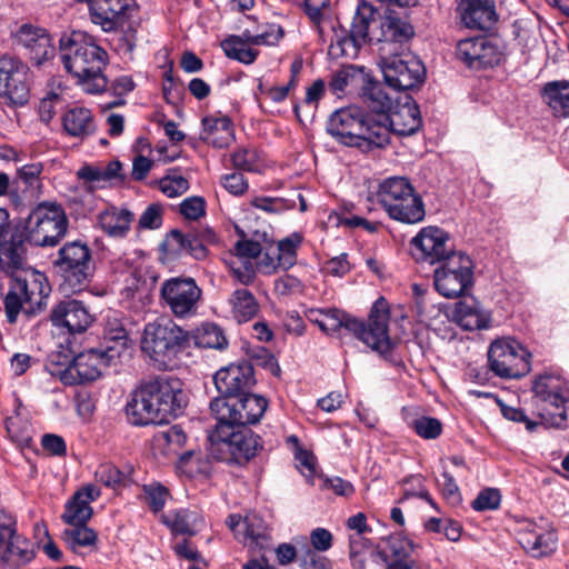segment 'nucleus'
<instances>
[{
  "label": "nucleus",
  "instance_id": "obj_32",
  "mask_svg": "<svg viewBox=\"0 0 569 569\" xmlns=\"http://www.w3.org/2000/svg\"><path fill=\"white\" fill-rule=\"evenodd\" d=\"M413 549L415 546L410 539L401 535H393L387 540L386 547L375 553L382 556L389 565L402 569H421L411 558Z\"/></svg>",
  "mask_w": 569,
  "mask_h": 569
},
{
  "label": "nucleus",
  "instance_id": "obj_12",
  "mask_svg": "<svg viewBox=\"0 0 569 569\" xmlns=\"http://www.w3.org/2000/svg\"><path fill=\"white\" fill-rule=\"evenodd\" d=\"M531 353L513 338H499L488 349L490 369L505 379H518L531 370Z\"/></svg>",
  "mask_w": 569,
  "mask_h": 569
},
{
  "label": "nucleus",
  "instance_id": "obj_56",
  "mask_svg": "<svg viewBox=\"0 0 569 569\" xmlns=\"http://www.w3.org/2000/svg\"><path fill=\"white\" fill-rule=\"evenodd\" d=\"M192 234H184L179 230H172L164 240V247L171 254L180 256L188 252Z\"/></svg>",
  "mask_w": 569,
  "mask_h": 569
},
{
  "label": "nucleus",
  "instance_id": "obj_57",
  "mask_svg": "<svg viewBox=\"0 0 569 569\" xmlns=\"http://www.w3.org/2000/svg\"><path fill=\"white\" fill-rule=\"evenodd\" d=\"M31 59L38 64H42L54 56V46L52 44L50 36L46 32L40 34L38 42L30 49Z\"/></svg>",
  "mask_w": 569,
  "mask_h": 569
},
{
  "label": "nucleus",
  "instance_id": "obj_44",
  "mask_svg": "<svg viewBox=\"0 0 569 569\" xmlns=\"http://www.w3.org/2000/svg\"><path fill=\"white\" fill-rule=\"evenodd\" d=\"M302 243V236L293 232L290 236L278 241L274 247L278 261L281 262V269H289L297 262V251Z\"/></svg>",
  "mask_w": 569,
  "mask_h": 569
},
{
  "label": "nucleus",
  "instance_id": "obj_60",
  "mask_svg": "<svg viewBox=\"0 0 569 569\" xmlns=\"http://www.w3.org/2000/svg\"><path fill=\"white\" fill-rule=\"evenodd\" d=\"M295 458L297 461V467L302 476L308 482L312 483L313 477L316 475L315 456L309 451L299 449L297 450Z\"/></svg>",
  "mask_w": 569,
  "mask_h": 569
},
{
  "label": "nucleus",
  "instance_id": "obj_17",
  "mask_svg": "<svg viewBox=\"0 0 569 569\" xmlns=\"http://www.w3.org/2000/svg\"><path fill=\"white\" fill-rule=\"evenodd\" d=\"M457 58L471 69L492 68L505 58L500 46L487 37L460 40L456 48Z\"/></svg>",
  "mask_w": 569,
  "mask_h": 569
},
{
  "label": "nucleus",
  "instance_id": "obj_19",
  "mask_svg": "<svg viewBox=\"0 0 569 569\" xmlns=\"http://www.w3.org/2000/svg\"><path fill=\"white\" fill-rule=\"evenodd\" d=\"M378 122H382L388 130V141L390 132L398 136H410L416 133L421 127V116L417 103L411 97L406 96L403 102H397L389 114H382Z\"/></svg>",
  "mask_w": 569,
  "mask_h": 569
},
{
  "label": "nucleus",
  "instance_id": "obj_31",
  "mask_svg": "<svg viewBox=\"0 0 569 569\" xmlns=\"http://www.w3.org/2000/svg\"><path fill=\"white\" fill-rule=\"evenodd\" d=\"M200 138L214 148L228 147L234 137L231 120L226 116H207L202 119Z\"/></svg>",
  "mask_w": 569,
  "mask_h": 569
},
{
  "label": "nucleus",
  "instance_id": "obj_23",
  "mask_svg": "<svg viewBox=\"0 0 569 569\" xmlns=\"http://www.w3.org/2000/svg\"><path fill=\"white\" fill-rule=\"evenodd\" d=\"M101 495V491L94 485H87L77 490L66 502L61 519L64 523L86 525L93 515L91 503Z\"/></svg>",
  "mask_w": 569,
  "mask_h": 569
},
{
  "label": "nucleus",
  "instance_id": "obj_2",
  "mask_svg": "<svg viewBox=\"0 0 569 569\" xmlns=\"http://www.w3.org/2000/svg\"><path fill=\"white\" fill-rule=\"evenodd\" d=\"M26 246L22 236L13 234L0 246V268L12 276V284L4 298L8 321L13 323L18 313H34L46 305L50 292L47 277L33 269H24Z\"/></svg>",
  "mask_w": 569,
  "mask_h": 569
},
{
  "label": "nucleus",
  "instance_id": "obj_21",
  "mask_svg": "<svg viewBox=\"0 0 569 569\" xmlns=\"http://www.w3.org/2000/svg\"><path fill=\"white\" fill-rule=\"evenodd\" d=\"M52 326L66 330L68 333L86 331L93 318L86 306L78 300H64L59 302L51 311Z\"/></svg>",
  "mask_w": 569,
  "mask_h": 569
},
{
  "label": "nucleus",
  "instance_id": "obj_61",
  "mask_svg": "<svg viewBox=\"0 0 569 569\" xmlns=\"http://www.w3.org/2000/svg\"><path fill=\"white\" fill-rule=\"evenodd\" d=\"M222 187L233 196H242L248 190V181L242 173L232 172L221 177Z\"/></svg>",
  "mask_w": 569,
  "mask_h": 569
},
{
  "label": "nucleus",
  "instance_id": "obj_40",
  "mask_svg": "<svg viewBox=\"0 0 569 569\" xmlns=\"http://www.w3.org/2000/svg\"><path fill=\"white\" fill-rule=\"evenodd\" d=\"M250 46L253 44L243 37V32L240 36H230L221 42V48L228 58L244 64L253 63L258 56V51Z\"/></svg>",
  "mask_w": 569,
  "mask_h": 569
},
{
  "label": "nucleus",
  "instance_id": "obj_26",
  "mask_svg": "<svg viewBox=\"0 0 569 569\" xmlns=\"http://www.w3.org/2000/svg\"><path fill=\"white\" fill-rule=\"evenodd\" d=\"M34 556L33 543L18 532L0 540V562L4 569H19L28 565Z\"/></svg>",
  "mask_w": 569,
  "mask_h": 569
},
{
  "label": "nucleus",
  "instance_id": "obj_20",
  "mask_svg": "<svg viewBox=\"0 0 569 569\" xmlns=\"http://www.w3.org/2000/svg\"><path fill=\"white\" fill-rule=\"evenodd\" d=\"M213 382L220 397H237L253 385V368L248 361L232 363L218 370Z\"/></svg>",
  "mask_w": 569,
  "mask_h": 569
},
{
  "label": "nucleus",
  "instance_id": "obj_30",
  "mask_svg": "<svg viewBox=\"0 0 569 569\" xmlns=\"http://www.w3.org/2000/svg\"><path fill=\"white\" fill-rule=\"evenodd\" d=\"M307 318L326 333H333L341 328L350 332L360 328L358 319L338 309H310L307 312Z\"/></svg>",
  "mask_w": 569,
  "mask_h": 569
},
{
  "label": "nucleus",
  "instance_id": "obj_49",
  "mask_svg": "<svg viewBox=\"0 0 569 569\" xmlns=\"http://www.w3.org/2000/svg\"><path fill=\"white\" fill-rule=\"evenodd\" d=\"M231 160L236 168L248 172H257L262 167V161L254 148L238 149L231 154Z\"/></svg>",
  "mask_w": 569,
  "mask_h": 569
},
{
  "label": "nucleus",
  "instance_id": "obj_63",
  "mask_svg": "<svg viewBox=\"0 0 569 569\" xmlns=\"http://www.w3.org/2000/svg\"><path fill=\"white\" fill-rule=\"evenodd\" d=\"M234 252L238 260H251L257 258L261 252V246L252 240H239L234 244Z\"/></svg>",
  "mask_w": 569,
  "mask_h": 569
},
{
  "label": "nucleus",
  "instance_id": "obj_52",
  "mask_svg": "<svg viewBox=\"0 0 569 569\" xmlns=\"http://www.w3.org/2000/svg\"><path fill=\"white\" fill-rule=\"evenodd\" d=\"M143 497L148 507L153 512H158L164 507L169 491L162 485L153 482L143 486Z\"/></svg>",
  "mask_w": 569,
  "mask_h": 569
},
{
  "label": "nucleus",
  "instance_id": "obj_48",
  "mask_svg": "<svg viewBox=\"0 0 569 569\" xmlns=\"http://www.w3.org/2000/svg\"><path fill=\"white\" fill-rule=\"evenodd\" d=\"M6 429L10 439L18 447H28L31 442V428L19 416L9 417L6 420Z\"/></svg>",
  "mask_w": 569,
  "mask_h": 569
},
{
  "label": "nucleus",
  "instance_id": "obj_11",
  "mask_svg": "<svg viewBox=\"0 0 569 569\" xmlns=\"http://www.w3.org/2000/svg\"><path fill=\"white\" fill-rule=\"evenodd\" d=\"M267 406L263 397L244 393L237 397H216L210 402V410L216 416L217 423L244 427L257 423Z\"/></svg>",
  "mask_w": 569,
  "mask_h": 569
},
{
  "label": "nucleus",
  "instance_id": "obj_58",
  "mask_svg": "<svg viewBox=\"0 0 569 569\" xmlns=\"http://www.w3.org/2000/svg\"><path fill=\"white\" fill-rule=\"evenodd\" d=\"M206 212V202L201 197H189L180 203V213L189 219L197 220Z\"/></svg>",
  "mask_w": 569,
  "mask_h": 569
},
{
  "label": "nucleus",
  "instance_id": "obj_9",
  "mask_svg": "<svg viewBox=\"0 0 569 569\" xmlns=\"http://www.w3.org/2000/svg\"><path fill=\"white\" fill-rule=\"evenodd\" d=\"M209 452L219 461L243 463L256 456L258 438L249 430L230 423H217L208 435Z\"/></svg>",
  "mask_w": 569,
  "mask_h": 569
},
{
  "label": "nucleus",
  "instance_id": "obj_41",
  "mask_svg": "<svg viewBox=\"0 0 569 569\" xmlns=\"http://www.w3.org/2000/svg\"><path fill=\"white\" fill-rule=\"evenodd\" d=\"M177 469L187 477H197L210 472L209 459L201 452L187 451L177 462Z\"/></svg>",
  "mask_w": 569,
  "mask_h": 569
},
{
  "label": "nucleus",
  "instance_id": "obj_6",
  "mask_svg": "<svg viewBox=\"0 0 569 569\" xmlns=\"http://www.w3.org/2000/svg\"><path fill=\"white\" fill-rule=\"evenodd\" d=\"M327 131L340 143L363 152L388 144V130L360 107L336 110L329 118Z\"/></svg>",
  "mask_w": 569,
  "mask_h": 569
},
{
  "label": "nucleus",
  "instance_id": "obj_1",
  "mask_svg": "<svg viewBox=\"0 0 569 569\" xmlns=\"http://www.w3.org/2000/svg\"><path fill=\"white\" fill-rule=\"evenodd\" d=\"M411 253L417 261L438 263L433 281L441 296L457 298L472 286V260L460 251H453L445 230L437 227L421 229L411 240Z\"/></svg>",
  "mask_w": 569,
  "mask_h": 569
},
{
  "label": "nucleus",
  "instance_id": "obj_62",
  "mask_svg": "<svg viewBox=\"0 0 569 569\" xmlns=\"http://www.w3.org/2000/svg\"><path fill=\"white\" fill-rule=\"evenodd\" d=\"M500 410H501L502 416L506 419H508L510 421H515V422L525 423L526 429L529 432L535 431L537 429V427L539 426V422L530 420L526 416V413L519 408H515V407L507 406L505 403H500Z\"/></svg>",
  "mask_w": 569,
  "mask_h": 569
},
{
  "label": "nucleus",
  "instance_id": "obj_35",
  "mask_svg": "<svg viewBox=\"0 0 569 569\" xmlns=\"http://www.w3.org/2000/svg\"><path fill=\"white\" fill-rule=\"evenodd\" d=\"M161 521L174 535L193 536L200 529L203 519L194 510L176 509L163 513Z\"/></svg>",
  "mask_w": 569,
  "mask_h": 569
},
{
  "label": "nucleus",
  "instance_id": "obj_15",
  "mask_svg": "<svg viewBox=\"0 0 569 569\" xmlns=\"http://www.w3.org/2000/svg\"><path fill=\"white\" fill-rule=\"evenodd\" d=\"M381 70L388 87L397 91H406L421 83L426 71L422 62L410 52L385 58Z\"/></svg>",
  "mask_w": 569,
  "mask_h": 569
},
{
  "label": "nucleus",
  "instance_id": "obj_28",
  "mask_svg": "<svg viewBox=\"0 0 569 569\" xmlns=\"http://www.w3.org/2000/svg\"><path fill=\"white\" fill-rule=\"evenodd\" d=\"M452 318L465 330L488 329L491 322L490 312L473 298L456 303Z\"/></svg>",
  "mask_w": 569,
  "mask_h": 569
},
{
  "label": "nucleus",
  "instance_id": "obj_10",
  "mask_svg": "<svg viewBox=\"0 0 569 569\" xmlns=\"http://www.w3.org/2000/svg\"><path fill=\"white\" fill-rule=\"evenodd\" d=\"M68 220L61 206L42 202L29 214L26 240L39 247H53L66 234Z\"/></svg>",
  "mask_w": 569,
  "mask_h": 569
},
{
  "label": "nucleus",
  "instance_id": "obj_42",
  "mask_svg": "<svg viewBox=\"0 0 569 569\" xmlns=\"http://www.w3.org/2000/svg\"><path fill=\"white\" fill-rule=\"evenodd\" d=\"M72 528L62 532V538L69 548L77 551L79 548L93 547L97 543V532L86 525H72Z\"/></svg>",
  "mask_w": 569,
  "mask_h": 569
},
{
  "label": "nucleus",
  "instance_id": "obj_50",
  "mask_svg": "<svg viewBox=\"0 0 569 569\" xmlns=\"http://www.w3.org/2000/svg\"><path fill=\"white\" fill-rule=\"evenodd\" d=\"M159 189L168 198H176L189 190V181L181 174L172 171L159 180Z\"/></svg>",
  "mask_w": 569,
  "mask_h": 569
},
{
  "label": "nucleus",
  "instance_id": "obj_22",
  "mask_svg": "<svg viewBox=\"0 0 569 569\" xmlns=\"http://www.w3.org/2000/svg\"><path fill=\"white\" fill-rule=\"evenodd\" d=\"M557 540V535L549 525L529 522L519 532L520 545L536 558L551 555L556 550Z\"/></svg>",
  "mask_w": 569,
  "mask_h": 569
},
{
  "label": "nucleus",
  "instance_id": "obj_14",
  "mask_svg": "<svg viewBox=\"0 0 569 569\" xmlns=\"http://www.w3.org/2000/svg\"><path fill=\"white\" fill-rule=\"evenodd\" d=\"M56 266L72 292L82 290L93 274L90 250L78 241L66 243L59 250Z\"/></svg>",
  "mask_w": 569,
  "mask_h": 569
},
{
  "label": "nucleus",
  "instance_id": "obj_53",
  "mask_svg": "<svg viewBox=\"0 0 569 569\" xmlns=\"http://www.w3.org/2000/svg\"><path fill=\"white\" fill-rule=\"evenodd\" d=\"M96 480L106 487L116 488L124 481V473L114 465L104 462L94 472Z\"/></svg>",
  "mask_w": 569,
  "mask_h": 569
},
{
  "label": "nucleus",
  "instance_id": "obj_36",
  "mask_svg": "<svg viewBox=\"0 0 569 569\" xmlns=\"http://www.w3.org/2000/svg\"><path fill=\"white\" fill-rule=\"evenodd\" d=\"M99 224L110 237L123 238L127 236L133 214L127 209L109 207L99 213Z\"/></svg>",
  "mask_w": 569,
  "mask_h": 569
},
{
  "label": "nucleus",
  "instance_id": "obj_33",
  "mask_svg": "<svg viewBox=\"0 0 569 569\" xmlns=\"http://www.w3.org/2000/svg\"><path fill=\"white\" fill-rule=\"evenodd\" d=\"M376 9L372 4L361 1L355 13L349 39L343 43L351 42L355 47H361L367 41L376 39L377 34L371 33V24L376 22Z\"/></svg>",
  "mask_w": 569,
  "mask_h": 569
},
{
  "label": "nucleus",
  "instance_id": "obj_27",
  "mask_svg": "<svg viewBox=\"0 0 569 569\" xmlns=\"http://www.w3.org/2000/svg\"><path fill=\"white\" fill-rule=\"evenodd\" d=\"M458 11L461 22L469 29L489 30L497 20L491 0H461Z\"/></svg>",
  "mask_w": 569,
  "mask_h": 569
},
{
  "label": "nucleus",
  "instance_id": "obj_34",
  "mask_svg": "<svg viewBox=\"0 0 569 569\" xmlns=\"http://www.w3.org/2000/svg\"><path fill=\"white\" fill-rule=\"evenodd\" d=\"M64 131L73 138L86 139L96 131V122L90 109L74 107L68 110L62 117Z\"/></svg>",
  "mask_w": 569,
  "mask_h": 569
},
{
  "label": "nucleus",
  "instance_id": "obj_59",
  "mask_svg": "<svg viewBox=\"0 0 569 569\" xmlns=\"http://www.w3.org/2000/svg\"><path fill=\"white\" fill-rule=\"evenodd\" d=\"M256 263L257 270L262 274H272L281 269V262L278 261V256L274 247H270L263 253H260Z\"/></svg>",
  "mask_w": 569,
  "mask_h": 569
},
{
  "label": "nucleus",
  "instance_id": "obj_39",
  "mask_svg": "<svg viewBox=\"0 0 569 569\" xmlns=\"http://www.w3.org/2000/svg\"><path fill=\"white\" fill-rule=\"evenodd\" d=\"M229 305L232 316L238 322L249 321L259 310L256 298L246 288L236 289L229 298Z\"/></svg>",
  "mask_w": 569,
  "mask_h": 569
},
{
  "label": "nucleus",
  "instance_id": "obj_13",
  "mask_svg": "<svg viewBox=\"0 0 569 569\" xmlns=\"http://www.w3.org/2000/svg\"><path fill=\"white\" fill-rule=\"evenodd\" d=\"M202 290L191 277H172L160 287V300L178 319L197 315Z\"/></svg>",
  "mask_w": 569,
  "mask_h": 569
},
{
  "label": "nucleus",
  "instance_id": "obj_24",
  "mask_svg": "<svg viewBox=\"0 0 569 569\" xmlns=\"http://www.w3.org/2000/svg\"><path fill=\"white\" fill-rule=\"evenodd\" d=\"M532 391L542 402L558 410L556 415L560 420L559 422L567 420V410L563 406L567 401V386L560 376L550 373L539 376L533 381Z\"/></svg>",
  "mask_w": 569,
  "mask_h": 569
},
{
  "label": "nucleus",
  "instance_id": "obj_29",
  "mask_svg": "<svg viewBox=\"0 0 569 569\" xmlns=\"http://www.w3.org/2000/svg\"><path fill=\"white\" fill-rule=\"evenodd\" d=\"M376 40L388 43L408 42L415 34L413 27L393 9L387 8L380 21Z\"/></svg>",
  "mask_w": 569,
  "mask_h": 569
},
{
  "label": "nucleus",
  "instance_id": "obj_51",
  "mask_svg": "<svg viewBox=\"0 0 569 569\" xmlns=\"http://www.w3.org/2000/svg\"><path fill=\"white\" fill-rule=\"evenodd\" d=\"M250 206L268 213H280L296 207V201L286 198L254 197Z\"/></svg>",
  "mask_w": 569,
  "mask_h": 569
},
{
  "label": "nucleus",
  "instance_id": "obj_64",
  "mask_svg": "<svg viewBox=\"0 0 569 569\" xmlns=\"http://www.w3.org/2000/svg\"><path fill=\"white\" fill-rule=\"evenodd\" d=\"M356 569H402L395 565L386 562L382 556L378 553H369L363 561H356Z\"/></svg>",
  "mask_w": 569,
  "mask_h": 569
},
{
  "label": "nucleus",
  "instance_id": "obj_7",
  "mask_svg": "<svg viewBox=\"0 0 569 569\" xmlns=\"http://www.w3.org/2000/svg\"><path fill=\"white\" fill-rule=\"evenodd\" d=\"M191 337L172 319L158 318L144 326L141 337V351L161 368L176 366L178 356L183 352Z\"/></svg>",
  "mask_w": 569,
  "mask_h": 569
},
{
  "label": "nucleus",
  "instance_id": "obj_3",
  "mask_svg": "<svg viewBox=\"0 0 569 569\" xmlns=\"http://www.w3.org/2000/svg\"><path fill=\"white\" fill-rule=\"evenodd\" d=\"M186 405L187 397L180 381L160 378L131 395L126 413L134 426L162 425L181 415Z\"/></svg>",
  "mask_w": 569,
  "mask_h": 569
},
{
  "label": "nucleus",
  "instance_id": "obj_16",
  "mask_svg": "<svg viewBox=\"0 0 569 569\" xmlns=\"http://www.w3.org/2000/svg\"><path fill=\"white\" fill-rule=\"evenodd\" d=\"M389 306L388 302L378 299L370 311L368 323L360 321V328L351 330L363 343L373 351L385 355L392 348V343L388 332Z\"/></svg>",
  "mask_w": 569,
  "mask_h": 569
},
{
  "label": "nucleus",
  "instance_id": "obj_18",
  "mask_svg": "<svg viewBox=\"0 0 569 569\" xmlns=\"http://www.w3.org/2000/svg\"><path fill=\"white\" fill-rule=\"evenodd\" d=\"M27 78L28 67L23 62L11 57L0 59V96L14 104H24L29 98Z\"/></svg>",
  "mask_w": 569,
  "mask_h": 569
},
{
  "label": "nucleus",
  "instance_id": "obj_8",
  "mask_svg": "<svg viewBox=\"0 0 569 569\" xmlns=\"http://www.w3.org/2000/svg\"><path fill=\"white\" fill-rule=\"evenodd\" d=\"M369 200L379 202L391 219L403 223H417L425 218L422 199L405 177L382 180Z\"/></svg>",
  "mask_w": 569,
  "mask_h": 569
},
{
  "label": "nucleus",
  "instance_id": "obj_38",
  "mask_svg": "<svg viewBox=\"0 0 569 569\" xmlns=\"http://www.w3.org/2000/svg\"><path fill=\"white\" fill-rule=\"evenodd\" d=\"M541 93L555 116L569 117V80L547 82Z\"/></svg>",
  "mask_w": 569,
  "mask_h": 569
},
{
  "label": "nucleus",
  "instance_id": "obj_37",
  "mask_svg": "<svg viewBox=\"0 0 569 569\" xmlns=\"http://www.w3.org/2000/svg\"><path fill=\"white\" fill-rule=\"evenodd\" d=\"M362 101L371 110L369 114L375 120H380L382 114H389L398 102L379 83H369L363 88Z\"/></svg>",
  "mask_w": 569,
  "mask_h": 569
},
{
  "label": "nucleus",
  "instance_id": "obj_55",
  "mask_svg": "<svg viewBox=\"0 0 569 569\" xmlns=\"http://www.w3.org/2000/svg\"><path fill=\"white\" fill-rule=\"evenodd\" d=\"M501 495L498 489L487 488L479 492L472 501V508L477 511L495 510L500 506Z\"/></svg>",
  "mask_w": 569,
  "mask_h": 569
},
{
  "label": "nucleus",
  "instance_id": "obj_45",
  "mask_svg": "<svg viewBox=\"0 0 569 569\" xmlns=\"http://www.w3.org/2000/svg\"><path fill=\"white\" fill-rule=\"evenodd\" d=\"M243 37L253 46H274L283 37V30L277 24H259L254 32L243 30Z\"/></svg>",
  "mask_w": 569,
  "mask_h": 569
},
{
  "label": "nucleus",
  "instance_id": "obj_54",
  "mask_svg": "<svg viewBox=\"0 0 569 569\" xmlns=\"http://www.w3.org/2000/svg\"><path fill=\"white\" fill-rule=\"evenodd\" d=\"M227 263L232 276L240 283L248 286L253 282L256 278V269L251 260H238L237 258H232Z\"/></svg>",
  "mask_w": 569,
  "mask_h": 569
},
{
  "label": "nucleus",
  "instance_id": "obj_4",
  "mask_svg": "<svg viewBox=\"0 0 569 569\" xmlns=\"http://www.w3.org/2000/svg\"><path fill=\"white\" fill-rule=\"evenodd\" d=\"M60 60L82 90L90 94L102 93L108 87L104 69L108 53L86 32L73 31L60 39Z\"/></svg>",
  "mask_w": 569,
  "mask_h": 569
},
{
  "label": "nucleus",
  "instance_id": "obj_46",
  "mask_svg": "<svg viewBox=\"0 0 569 569\" xmlns=\"http://www.w3.org/2000/svg\"><path fill=\"white\" fill-rule=\"evenodd\" d=\"M407 423L420 438L426 440L437 439L442 432V423L435 417L421 415L408 419Z\"/></svg>",
  "mask_w": 569,
  "mask_h": 569
},
{
  "label": "nucleus",
  "instance_id": "obj_25",
  "mask_svg": "<svg viewBox=\"0 0 569 569\" xmlns=\"http://www.w3.org/2000/svg\"><path fill=\"white\" fill-rule=\"evenodd\" d=\"M133 6L134 0H98L89 11L92 22L109 32L123 22Z\"/></svg>",
  "mask_w": 569,
  "mask_h": 569
},
{
  "label": "nucleus",
  "instance_id": "obj_5",
  "mask_svg": "<svg viewBox=\"0 0 569 569\" xmlns=\"http://www.w3.org/2000/svg\"><path fill=\"white\" fill-rule=\"evenodd\" d=\"M130 345L127 330L117 322H108L102 346L77 355L63 372L62 380L72 385L98 379L104 369L128 355Z\"/></svg>",
  "mask_w": 569,
  "mask_h": 569
},
{
  "label": "nucleus",
  "instance_id": "obj_43",
  "mask_svg": "<svg viewBox=\"0 0 569 569\" xmlns=\"http://www.w3.org/2000/svg\"><path fill=\"white\" fill-rule=\"evenodd\" d=\"M191 338L200 348L223 349L228 343L222 329L214 323L202 325Z\"/></svg>",
  "mask_w": 569,
  "mask_h": 569
},
{
  "label": "nucleus",
  "instance_id": "obj_47",
  "mask_svg": "<svg viewBox=\"0 0 569 569\" xmlns=\"http://www.w3.org/2000/svg\"><path fill=\"white\" fill-rule=\"evenodd\" d=\"M244 545L254 543L260 549L268 545V532L263 521L256 516H248L243 519Z\"/></svg>",
  "mask_w": 569,
  "mask_h": 569
}]
</instances>
